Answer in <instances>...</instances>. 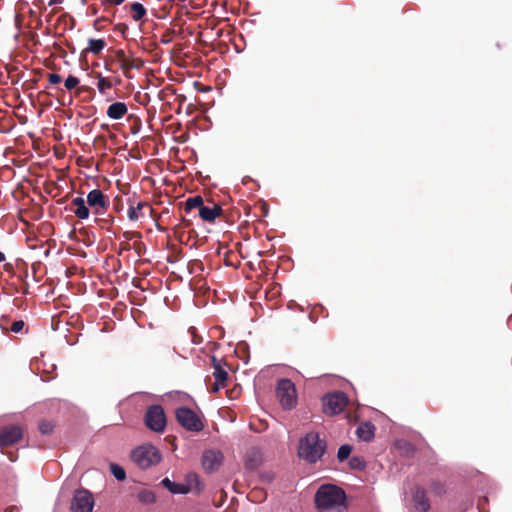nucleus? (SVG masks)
I'll list each match as a JSON object with an SVG mask.
<instances>
[{
    "label": "nucleus",
    "mask_w": 512,
    "mask_h": 512,
    "mask_svg": "<svg viewBox=\"0 0 512 512\" xmlns=\"http://www.w3.org/2000/svg\"><path fill=\"white\" fill-rule=\"evenodd\" d=\"M345 502L344 490L334 484H323L315 493V504L320 512H342Z\"/></svg>",
    "instance_id": "nucleus-1"
},
{
    "label": "nucleus",
    "mask_w": 512,
    "mask_h": 512,
    "mask_svg": "<svg viewBox=\"0 0 512 512\" xmlns=\"http://www.w3.org/2000/svg\"><path fill=\"white\" fill-rule=\"evenodd\" d=\"M327 443L317 432L311 431L299 441L298 456L309 464H315L324 455Z\"/></svg>",
    "instance_id": "nucleus-2"
},
{
    "label": "nucleus",
    "mask_w": 512,
    "mask_h": 512,
    "mask_svg": "<svg viewBox=\"0 0 512 512\" xmlns=\"http://www.w3.org/2000/svg\"><path fill=\"white\" fill-rule=\"evenodd\" d=\"M177 422L186 430L200 432L205 428L204 420L188 407H179L175 410Z\"/></svg>",
    "instance_id": "nucleus-3"
},
{
    "label": "nucleus",
    "mask_w": 512,
    "mask_h": 512,
    "mask_svg": "<svg viewBox=\"0 0 512 512\" xmlns=\"http://www.w3.org/2000/svg\"><path fill=\"white\" fill-rule=\"evenodd\" d=\"M131 458L141 469H147L161 460L159 451L152 445L140 446L134 449Z\"/></svg>",
    "instance_id": "nucleus-4"
},
{
    "label": "nucleus",
    "mask_w": 512,
    "mask_h": 512,
    "mask_svg": "<svg viewBox=\"0 0 512 512\" xmlns=\"http://www.w3.org/2000/svg\"><path fill=\"white\" fill-rule=\"evenodd\" d=\"M276 394L283 409L291 410L297 403V393L294 383L289 379L278 382Z\"/></svg>",
    "instance_id": "nucleus-5"
},
{
    "label": "nucleus",
    "mask_w": 512,
    "mask_h": 512,
    "mask_svg": "<svg viewBox=\"0 0 512 512\" xmlns=\"http://www.w3.org/2000/svg\"><path fill=\"white\" fill-rule=\"evenodd\" d=\"M161 484L173 494H187L189 492L199 493L202 490L198 476L194 473L188 474L186 483H175L169 478H164Z\"/></svg>",
    "instance_id": "nucleus-6"
},
{
    "label": "nucleus",
    "mask_w": 512,
    "mask_h": 512,
    "mask_svg": "<svg viewBox=\"0 0 512 512\" xmlns=\"http://www.w3.org/2000/svg\"><path fill=\"white\" fill-rule=\"evenodd\" d=\"M348 403V398L344 392L336 391L327 394L322 398L323 412L328 416L339 414L344 410Z\"/></svg>",
    "instance_id": "nucleus-7"
},
{
    "label": "nucleus",
    "mask_w": 512,
    "mask_h": 512,
    "mask_svg": "<svg viewBox=\"0 0 512 512\" xmlns=\"http://www.w3.org/2000/svg\"><path fill=\"white\" fill-rule=\"evenodd\" d=\"M144 421L146 426L154 432H163L166 427V416L161 405L148 407Z\"/></svg>",
    "instance_id": "nucleus-8"
},
{
    "label": "nucleus",
    "mask_w": 512,
    "mask_h": 512,
    "mask_svg": "<svg viewBox=\"0 0 512 512\" xmlns=\"http://www.w3.org/2000/svg\"><path fill=\"white\" fill-rule=\"evenodd\" d=\"M94 506L93 495L88 490H77L71 501L72 512H92Z\"/></svg>",
    "instance_id": "nucleus-9"
},
{
    "label": "nucleus",
    "mask_w": 512,
    "mask_h": 512,
    "mask_svg": "<svg viewBox=\"0 0 512 512\" xmlns=\"http://www.w3.org/2000/svg\"><path fill=\"white\" fill-rule=\"evenodd\" d=\"M87 204L94 210L95 214L106 212L110 205L109 198L99 189H94L88 193Z\"/></svg>",
    "instance_id": "nucleus-10"
},
{
    "label": "nucleus",
    "mask_w": 512,
    "mask_h": 512,
    "mask_svg": "<svg viewBox=\"0 0 512 512\" xmlns=\"http://www.w3.org/2000/svg\"><path fill=\"white\" fill-rule=\"evenodd\" d=\"M23 437L20 426L12 425L5 427L0 432V448L9 447L18 443Z\"/></svg>",
    "instance_id": "nucleus-11"
},
{
    "label": "nucleus",
    "mask_w": 512,
    "mask_h": 512,
    "mask_svg": "<svg viewBox=\"0 0 512 512\" xmlns=\"http://www.w3.org/2000/svg\"><path fill=\"white\" fill-rule=\"evenodd\" d=\"M222 462V454L216 450H207L202 456V466L208 471L212 472L216 470Z\"/></svg>",
    "instance_id": "nucleus-12"
},
{
    "label": "nucleus",
    "mask_w": 512,
    "mask_h": 512,
    "mask_svg": "<svg viewBox=\"0 0 512 512\" xmlns=\"http://www.w3.org/2000/svg\"><path fill=\"white\" fill-rule=\"evenodd\" d=\"M128 203H129L128 218L131 221H137L140 218H143L144 217V212H143L144 209H147L150 212L152 211V208L150 207V205L145 201H139V202L135 203L132 198H129Z\"/></svg>",
    "instance_id": "nucleus-13"
},
{
    "label": "nucleus",
    "mask_w": 512,
    "mask_h": 512,
    "mask_svg": "<svg viewBox=\"0 0 512 512\" xmlns=\"http://www.w3.org/2000/svg\"><path fill=\"white\" fill-rule=\"evenodd\" d=\"M415 508L420 512H427L430 509V502L423 488L417 487L413 493Z\"/></svg>",
    "instance_id": "nucleus-14"
},
{
    "label": "nucleus",
    "mask_w": 512,
    "mask_h": 512,
    "mask_svg": "<svg viewBox=\"0 0 512 512\" xmlns=\"http://www.w3.org/2000/svg\"><path fill=\"white\" fill-rule=\"evenodd\" d=\"M223 210L220 205L214 204L213 207H200L199 216L206 222H214L217 217L222 214Z\"/></svg>",
    "instance_id": "nucleus-15"
},
{
    "label": "nucleus",
    "mask_w": 512,
    "mask_h": 512,
    "mask_svg": "<svg viewBox=\"0 0 512 512\" xmlns=\"http://www.w3.org/2000/svg\"><path fill=\"white\" fill-rule=\"evenodd\" d=\"M356 435L362 441H371L375 435L374 424L369 421L361 423L356 430Z\"/></svg>",
    "instance_id": "nucleus-16"
},
{
    "label": "nucleus",
    "mask_w": 512,
    "mask_h": 512,
    "mask_svg": "<svg viewBox=\"0 0 512 512\" xmlns=\"http://www.w3.org/2000/svg\"><path fill=\"white\" fill-rule=\"evenodd\" d=\"M127 111L128 108L124 102H115L107 108L106 114L113 120H119L126 115Z\"/></svg>",
    "instance_id": "nucleus-17"
},
{
    "label": "nucleus",
    "mask_w": 512,
    "mask_h": 512,
    "mask_svg": "<svg viewBox=\"0 0 512 512\" xmlns=\"http://www.w3.org/2000/svg\"><path fill=\"white\" fill-rule=\"evenodd\" d=\"M71 204L75 206V210L73 211L76 217L79 219H87L89 217L90 211L86 206L85 200L82 197H76L72 200Z\"/></svg>",
    "instance_id": "nucleus-18"
},
{
    "label": "nucleus",
    "mask_w": 512,
    "mask_h": 512,
    "mask_svg": "<svg viewBox=\"0 0 512 512\" xmlns=\"http://www.w3.org/2000/svg\"><path fill=\"white\" fill-rule=\"evenodd\" d=\"M125 8L129 9L131 18L135 22L142 21L147 14L145 7L139 2L130 3L129 5H126Z\"/></svg>",
    "instance_id": "nucleus-19"
},
{
    "label": "nucleus",
    "mask_w": 512,
    "mask_h": 512,
    "mask_svg": "<svg viewBox=\"0 0 512 512\" xmlns=\"http://www.w3.org/2000/svg\"><path fill=\"white\" fill-rule=\"evenodd\" d=\"M211 360H212V364L214 367L213 376H214L215 380L226 384L227 379H228L227 371L221 367L219 361L217 360V358L215 356H212Z\"/></svg>",
    "instance_id": "nucleus-20"
},
{
    "label": "nucleus",
    "mask_w": 512,
    "mask_h": 512,
    "mask_svg": "<svg viewBox=\"0 0 512 512\" xmlns=\"http://www.w3.org/2000/svg\"><path fill=\"white\" fill-rule=\"evenodd\" d=\"M204 206V203H203V198L199 195H196V196H193V197H189L186 201H185V211L188 213L190 212L192 209H195V208H198L200 210V207H203Z\"/></svg>",
    "instance_id": "nucleus-21"
},
{
    "label": "nucleus",
    "mask_w": 512,
    "mask_h": 512,
    "mask_svg": "<svg viewBox=\"0 0 512 512\" xmlns=\"http://www.w3.org/2000/svg\"><path fill=\"white\" fill-rule=\"evenodd\" d=\"M105 45L106 43L103 39H90L88 41L87 51L97 55L101 53Z\"/></svg>",
    "instance_id": "nucleus-22"
},
{
    "label": "nucleus",
    "mask_w": 512,
    "mask_h": 512,
    "mask_svg": "<svg viewBox=\"0 0 512 512\" xmlns=\"http://www.w3.org/2000/svg\"><path fill=\"white\" fill-rule=\"evenodd\" d=\"M95 77L98 79L97 88L101 94H105V92L113 87V83L109 78L103 77L101 73H97Z\"/></svg>",
    "instance_id": "nucleus-23"
},
{
    "label": "nucleus",
    "mask_w": 512,
    "mask_h": 512,
    "mask_svg": "<svg viewBox=\"0 0 512 512\" xmlns=\"http://www.w3.org/2000/svg\"><path fill=\"white\" fill-rule=\"evenodd\" d=\"M110 471L117 480H119V481L125 480L126 473H125V470L120 465L111 463Z\"/></svg>",
    "instance_id": "nucleus-24"
},
{
    "label": "nucleus",
    "mask_w": 512,
    "mask_h": 512,
    "mask_svg": "<svg viewBox=\"0 0 512 512\" xmlns=\"http://www.w3.org/2000/svg\"><path fill=\"white\" fill-rule=\"evenodd\" d=\"M54 427H55V425L52 421L44 419L39 422V431L43 435L51 434L54 430Z\"/></svg>",
    "instance_id": "nucleus-25"
},
{
    "label": "nucleus",
    "mask_w": 512,
    "mask_h": 512,
    "mask_svg": "<svg viewBox=\"0 0 512 512\" xmlns=\"http://www.w3.org/2000/svg\"><path fill=\"white\" fill-rule=\"evenodd\" d=\"M351 451H352V447L348 444H344V445L340 446V448L338 449V453H337L338 460L340 462H343L346 459H348V457L351 454Z\"/></svg>",
    "instance_id": "nucleus-26"
},
{
    "label": "nucleus",
    "mask_w": 512,
    "mask_h": 512,
    "mask_svg": "<svg viewBox=\"0 0 512 512\" xmlns=\"http://www.w3.org/2000/svg\"><path fill=\"white\" fill-rule=\"evenodd\" d=\"M138 499L145 504H150L155 501V495L152 491L149 490H143L139 492Z\"/></svg>",
    "instance_id": "nucleus-27"
},
{
    "label": "nucleus",
    "mask_w": 512,
    "mask_h": 512,
    "mask_svg": "<svg viewBox=\"0 0 512 512\" xmlns=\"http://www.w3.org/2000/svg\"><path fill=\"white\" fill-rule=\"evenodd\" d=\"M349 466L352 468V469H356V470H363L365 467H366V463L365 461L359 457V456H353L350 460H349Z\"/></svg>",
    "instance_id": "nucleus-28"
},
{
    "label": "nucleus",
    "mask_w": 512,
    "mask_h": 512,
    "mask_svg": "<svg viewBox=\"0 0 512 512\" xmlns=\"http://www.w3.org/2000/svg\"><path fill=\"white\" fill-rule=\"evenodd\" d=\"M78 84L79 79L73 75H69L64 82V86L67 90H72L76 88Z\"/></svg>",
    "instance_id": "nucleus-29"
},
{
    "label": "nucleus",
    "mask_w": 512,
    "mask_h": 512,
    "mask_svg": "<svg viewBox=\"0 0 512 512\" xmlns=\"http://www.w3.org/2000/svg\"><path fill=\"white\" fill-rule=\"evenodd\" d=\"M130 65H131V62H130V59H128V58L125 61H122L120 63V69L122 70V72L126 78H131L130 70L132 69V67H130Z\"/></svg>",
    "instance_id": "nucleus-30"
},
{
    "label": "nucleus",
    "mask_w": 512,
    "mask_h": 512,
    "mask_svg": "<svg viewBox=\"0 0 512 512\" xmlns=\"http://www.w3.org/2000/svg\"><path fill=\"white\" fill-rule=\"evenodd\" d=\"M188 332L191 334V337H192V342L196 345L200 344L202 342V337H200L197 333H196V328L195 327H190Z\"/></svg>",
    "instance_id": "nucleus-31"
},
{
    "label": "nucleus",
    "mask_w": 512,
    "mask_h": 512,
    "mask_svg": "<svg viewBox=\"0 0 512 512\" xmlns=\"http://www.w3.org/2000/svg\"><path fill=\"white\" fill-rule=\"evenodd\" d=\"M432 491L437 495H442L445 492V487L440 482H433Z\"/></svg>",
    "instance_id": "nucleus-32"
},
{
    "label": "nucleus",
    "mask_w": 512,
    "mask_h": 512,
    "mask_svg": "<svg viewBox=\"0 0 512 512\" xmlns=\"http://www.w3.org/2000/svg\"><path fill=\"white\" fill-rule=\"evenodd\" d=\"M48 81L51 85H56L62 81V77L59 74L51 73L48 75Z\"/></svg>",
    "instance_id": "nucleus-33"
},
{
    "label": "nucleus",
    "mask_w": 512,
    "mask_h": 512,
    "mask_svg": "<svg viewBox=\"0 0 512 512\" xmlns=\"http://www.w3.org/2000/svg\"><path fill=\"white\" fill-rule=\"evenodd\" d=\"M24 327V322L22 320L14 321L11 325V331L14 333L20 332Z\"/></svg>",
    "instance_id": "nucleus-34"
},
{
    "label": "nucleus",
    "mask_w": 512,
    "mask_h": 512,
    "mask_svg": "<svg viewBox=\"0 0 512 512\" xmlns=\"http://www.w3.org/2000/svg\"><path fill=\"white\" fill-rule=\"evenodd\" d=\"M129 27L127 24L125 23H117L115 26H114V31L116 32H119L121 33L122 35H125L126 32L128 31Z\"/></svg>",
    "instance_id": "nucleus-35"
},
{
    "label": "nucleus",
    "mask_w": 512,
    "mask_h": 512,
    "mask_svg": "<svg viewBox=\"0 0 512 512\" xmlns=\"http://www.w3.org/2000/svg\"><path fill=\"white\" fill-rule=\"evenodd\" d=\"M132 69H140L144 66V61L141 58L130 59Z\"/></svg>",
    "instance_id": "nucleus-36"
},
{
    "label": "nucleus",
    "mask_w": 512,
    "mask_h": 512,
    "mask_svg": "<svg viewBox=\"0 0 512 512\" xmlns=\"http://www.w3.org/2000/svg\"><path fill=\"white\" fill-rule=\"evenodd\" d=\"M123 237H124L127 241H129V240L133 239V237L141 238V234H140L139 232H130V231H126V232H124Z\"/></svg>",
    "instance_id": "nucleus-37"
},
{
    "label": "nucleus",
    "mask_w": 512,
    "mask_h": 512,
    "mask_svg": "<svg viewBox=\"0 0 512 512\" xmlns=\"http://www.w3.org/2000/svg\"><path fill=\"white\" fill-rule=\"evenodd\" d=\"M115 57L121 63L122 61H125L127 59L125 51L122 49H119L115 52Z\"/></svg>",
    "instance_id": "nucleus-38"
},
{
    "label": "nucleus",
    "mask_w": 512,
    "mask_h": 512,
    "mask_svg": "<svg viewBox=\"0 0 512 512\" xmlns=\"http://www.w3.org/2000/svg\"><path fill=\"white\" fill-rule=\"evenodd\" d=\"M103 4L110 6H119L125 2V0H101Z\"/></svg>",
    "instance_id": "nucleus-39"
},
{
    "label": "nucleus",
    "mask_w": 512,
    "mask_h": 512,
    "mask_svg": "<svg viewBox=\"0 0 512 512\" xmlns=\"http://www.w3.org/2000/svg\"><path fill=\"white\" fill-rule=\"evenodd\" d=\"M226 386L225 383L218 382L215 380V383L211 386V391L213 393H217L221 388H224Z\"/></svg>",
    "instance_id": "nucleus-40"
},
{
    "label": "nucleus",
    "mask_w": 512,
    "mask_h": 512,
    "mask_svg": "<svg viewBox=\"0 0 512 512\" xmlns=\"http://www.w3.org/2000/svg\"><path fill=\"white\" fill-rule=\"evenodd\" d=\"M403 445H404L407 453H411V454L414 453V447L410 443L404 442Z\"/></svg>",
    "instance_id": "nucleus-41"
},
{
    "label": "nucleus",
    "mask_w": 512,
    "mask_h": 512,
    "mask_svg": "<svg viewBox=\"0 0 512 512\" xmlns=\"http://www.w3.org/2000/svg\"><path fill=\"white\" fill-rule=\"evenodd\" d=\"M120 246H121V250H129L130 249V245L127 241L120 243Z\"/></svg>",
    "instance_id": "nucleus-42"
},
{
    "label": "nucleus",
    "mask_w": 512,
    "mask_h": 512,
    "mask_svg": "<svg viewBox=\"0 0 512 512\" xmlns=\"http://www.w3.org/2000/svg\"><path fill=\"white\" fill-rule=\"evenodd\" d=\"M4 269H5L6 271H12V270H13V265H12V264H10V263H6V264L4 265Z\"/></svg>",
    "instance_id": "nucleus-43"
},
{
    "label": "nucleus",
    "mask_w": 512,
    "mask_h": 512,
    "mask_svg": "<svg viewBox=\"0 0 512 512\" xmlns=\"http://www.w3.org/2000/svg\"><path fill=\"white\" fill-rule=\"evenodd\" d=\"M63 0H50L49 5H56L62 3Z\"/></svg>",
    "instance_id": "nucleus-44"
},
{
    "label": "nucleus",
    "mask_w": 512,
    "mask_h": 512,
    "mask_svg": "<svg viewBox=\"0 0 512 512\" xmlns=\"http://www.w3.org/2000/svg\"><path fill=\"white\" fill-rule=\"evenodd\" d=\"M28 290H29V286H28V284H25V286L22 288V293L27 294Z\"/></svg>",
    "instance_id": "nucleus-45"
},
{
    "label": "nucleus",
    "mask_w": 512,
    "mask_h": 512,
    "mask_svg": "<svg viewBox=\"0 0 512 512\" xmlns=\"http://www.w3.org/2000/svg\"><path fill=\"white\" fill-rule=\"evenodd\" d=\"M106 20H107V18H106V17H101V18H99V19H97V20L95 21V24H97L99 21H106Z\"/></svg>",
    "instance_id": "nucleus-46"
},
{
    "label": "nucleus",
    "mask_w": 512,
    "mask_h": 512,
    "mask_svg": "<svg viewBox=\"0 0 512 512\" xmlns=\"http://www.w3.org/2000/svg\"><path fill=\"white\" fill-rule=\"evenodd\" d=\"M5 260L4 253L0 252V262H3Z\"/></svg>",
    "instance_id": "nucleus-47"
},
{
    "label": "nucleus",
    "mask_w": 512,
    "mask_h": 512,
    "mask_svg": "<svg viewBox=\"0 0 512 512\" xmlns=\"http://www.w3.org/2000/svg\"><path fill=\"white\" fill-rule=\"evenodd\" d=\"M9 459H10L11 461H15V459H16V458H15V457H12V456H9Z\"/></svg>",
    "instance_id": "nucleus-48"
},
{
    "label": "nucleus",
    "mask_w": 512,
    "mask_h": 512,
    "mask_svg": "<svg viewBox=\"0 0 512 512\" xmlns=\"http://www.w3.org/2000/svg\"><path fill=\"white\" fill-rule=\"evenodd\" d=\"M481 505H482V502H481V501H479L478 506H479V509H480V510H481Z\"/></svg>",
    "instance_id": "nucleus-49"
},
{
    "label": "nucleus",
    "mask_w": 512,
    "mask_h": 512,
    "mask_svg": "<svg viewBox=\"0 0 512 512\" xmlns=\"http://www.w3.org/2000/svg\"><path fill=\"white\" fill-rule=\"evenodd\" d=\"M167 38H164V40H162V43H167Z\"/></svg>",
    "instance_id": "nucleus-50"
},
{
    "label": "nucleus",
    "mask_w": 512,
    "mask_h": 512,
    "mask_svg": "<svg viewBox=\"0 0 512 512\" xmlns=\"http://www.w3.org/2000/svg\"><path fill=\"white\" fill-rule=\"evenodd\" d=\"M167 38H164V40H162V43H167Z\"/></svg>",
    "instance_id": "nucleus-51"
},
{
    "label": "nucleus",
    "mask_w": 512,
    "mask_h": 512,
    "mask_svg": "<svg viewBox=\"0 0 512 512\" xmlns=\"http://www.w3.org/2000/svg\"><path fill=\"white\" fill-rule=\"evenodd\" d=\"M116 84L120 83V79H115Z\"/></svg>",
    "instance_id": "nucleus-52"
},
{
    "label": "nucleus",
    "mask_w": 512,
    "mask_h": 512,
    "mask_svg": "<svg viewBox=\"0 0 512 512\" xmlns=\"http://www.w3.org/2000/svg\"><path fill=\"white\" fill-rule=\"evenodd\" d=\"M6 512H12V509L10 511H6Z\"/></svg>",
    "instance_id": "nucleus-53"
}]
</instances>
